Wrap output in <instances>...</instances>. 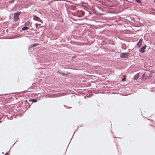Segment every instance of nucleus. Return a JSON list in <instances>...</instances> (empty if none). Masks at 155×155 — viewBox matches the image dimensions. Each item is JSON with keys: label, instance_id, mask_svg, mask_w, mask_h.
Masks as SVG:
<instances>
[{"label": "nucleus", "instance_id": "1", "mask_svg": "<svg viewBox=\"0 0 155 155\" xmlns=\"http://www.w3.org/2000/svg\"><path fill=\"white\" fill-rule=\"evenodd\" d=\"M30 56L35 57L34 63L36 64L39 62H45L46 61V51L47 49H28Z\"/></svg>", "mask_w": 155, "mask_h": 155}, {"label": "nucleus", "instance_id": "2", "mask_svg": "<svg viewBox=\"0 0 155 155\" xmlns=\"http://www.w3.org/2000/svg\"><path fill=\"white\" fill-rule=\"evenodd\" d=\"M76 14L78 17H81L84 15L85 12L82 10H78L76 11Z\"/></svg>", "mask_w": 155, "mask_h": 155}, {"label": "nucleus", "instance_id": "3", "mask_svg": "<svg viewBox=\"0 0 155 155\" xmlns=\"http://www.w3.org/2000/svg\"><path fill=\"white\" fill-rule=\"evenodd\" d=\"M114 50V49H102L101 54L102 55L106 54L107 53L113 51Z\"/></svg>", "mask_w": 155, "mask_h": 155}, {"label": "nucleus", "instance_id": "4", "mask_svg": "<svg viewBox=\"0 0 155 155\" xmlns=\"http://www.w3.org/2000/svg\"><path fill=\"white\" fill-rule=\"evenodd\" d=\"M130 54L128 52H123L120 54V56L121 58H125L129 57Z\"/></svg>", "mask_w": 155, "mask_h": 155}, {"label": "nucleus", "instance_id": "5", "mask_svg": "<svg viewBox=\"0 0 155 155\" xmlns=\"http://www.w3.org/2000/svg\"><path fill=\"white\" fill-rule=\"evenodd\" d=\"M21 14L20 12H18L15 13L14 14V20L15 21H17L19 18V16Z\"/></svg>", "mask_w": 155, "mask_h": 155}, {"label": "nucleus", "instance_id": "6", "mask_svg": "<svg viewBox=\"0 0 155 155\" xmlns=\"http://www.w3.org/2000/svg\"><path fill=\"white\" fill-rule=\"evenodd\" d=\"M148 78H149L148 77V76H147L145 73H144L141 77V80L143 81L148 79Z\"/></svg>", "mask_w": 155, "mask_h": 155}, {"label": "nucleus", "instance_id": "7", "mask_svg": "<svg viewBox=\"0 0 155 155\" xmlns=\"http://www.w3.org/2000/svg\"><path fill=\"white\" fill-rule=\"evenodd\" d=\"M38 100H39V99L37 97V98L30 99H29L28 101L30 102H31V104L33 103L37 102Z\"/></svg>", "mask_w": 155, "mask_h": 155}, {"label": "nucleus", "instance_id": "8", "mask_svg": "<svg viewBox=\"0 0 155 155\" xmlns=\"http://www.w3.org/2000/svg\"><path fill=\"white\" fill-rule=\"evenodd\" d=\"M33 19L35 20L40 22L41 23L43 22L41 20L39 17L36 15H35L33 17Z\"/></svg>", "mask_w": 155, "mask_h": 155}, {"label": "nucleus", "instance_id": "9", "mask_svg": "<svg viewBox=\"0 0 155 155\" xmlns=\"http://www.w3.org/2000/svg\"><path fill=\"white\" fill-rule=\"evenodd\" d=\"M143 39L140 38L137 44V45L139 48H140L141 46L142 43L143 41Z\"/></svg>", "mask_w": 155, "mask_h": 155}, {"label": "nucleus", "instance_id": "10", "mask_svg": "<svg viewBox=\"0 0 155 155\" xmlns=\"http://www.w3.org/2000/svg\"><path fill=\"white\" fill-rule=\"evenodd\" d=\"M25 102H24V104L27 107V109L25 110H26L28 109L30 107V105H29V103L26 100H25Z\"/></svg>", "mask_w": 155, "mask_h": 155}, {"label": "nucleus", "instance_id": "11", "mask_svg": "<svg viewBox=\"0 0 155 155\" xmlns=\"http://www.w3.org/2000/svg\"><path fill=\"white\" fill-rule=\"evenodd\" d=\"M139 76V74L138 73L134 76L133 77V79L134 80H137Z\"/></svg>", "mask_w": 155, "mask_h": 155}, {"label": "nucleus", "instance_id": "12", "mask_svg": "<svg viewBox=\"0 0 155 155\" xmlns=\"http://www.w3.org/2000/svg\"><path fill=\"white\" fill-rule=\"evenodd\" d=\"M70 74V73L68 72H67L66 73H63L62 72L61 75L62 76H67Z\"/></svg>", "mask_w": 155, "mask_h": 155}, {"label": "nucleus", "instance_id": "13", "mask_svg": "<svg viewBox=\"0 0 155 155\" xmlns=\"http://www.w3.org/2000/svg\"><path fill=\"white\" fill-rule=\"evenodd\" d=\"M81 127V125H80V126H79L78 127H77V130H75L74 132V134H73V136H72V138H71V140H70V142H69V144H70V142H71V140H72V138L73 137V136H74V134H75V132L77 131V130L78 129V127ZM69 144H68V147H67V148H68V146H69ZM67 149H66V151H65V153H66V151H67Z\"/></svg>", "mask_w": 155, "mask_h": 155}, {"label": "nucleus", "instance_id": "14", "mask_svg": "<svg viewBox=\"0 0 155 155\" xmlns=\"http://www.w3.org/2000/svg\"><path fill=\"white\" fill-rule=\"evenodd\" d=\"M39 45V44L38 43H35L32 44H31L30 45L29 48H32L35 46H36Z\"/></svg>", "mask_w": 155, "mask_h": 155}, {"label": "nucleus", "instance_id": "15", "mask_svg": "<svg viewBox=\"0 0 155 155\" xmlns=\"http://www.w3.org/2000/svg\"><path fill=\"white\" fill-rule=\"evenodd\" d=\"M31 96L32 97H36L38 96V94H35L34 93H32L31 94Z\"/></svg>", "mask_w": 155, "mask_h": 155}, {"label": "nucleus", "instance_id": "16", "mask_svg": "<svg viewBox=\"0 0 155 155\" xmlns=\"http://www.w3.org/2000/svg\"><path fill=\"white\" fill-rule=\"evenodd\" d=\"M145 49H139V51L141 53H143L145 52Z\"/></svg>", "mask_w": 155, "mask_h": 155}, {"label": "nucleus", "instance_id": "17", "mask_svg": "<svg viewBox=\"0 0 155 155\" xmlns=\"http://www.w3.org/2000/svg\"><path fill=\"white\" fill-rule=\"evenodd\" d=\"M24 25L25 26H29L30 25V23L29 21H28L25 23Z\"/></svg>", "mask_w": 155, "mask_h": 155}, {"label": "nucleus", "instance_id": "18", "mask_svg": "<svg viewBox=\"0 0 155 155\" xmlns=\"http://www.w3.org/2000/svg\"><path fill=\"white\" fill-rule=\"evenodd\" d=\"M62 72L60 70H57V73L60 75H61V74Z\"/></svg>", "mask_w": 155, "mask_h": 155}, {"label": "nucleus", "instance_id": "19", "mask_svg": "<svg viewBox=\"0 0 155 155\" xmlns=\"http://www.w3.org/2000/svg\"><path fill=\"white\" fill-rule=\"evenodd\" d=\"M29 29V28L27 26H24L22 28V30H25L28 29Z\"/></svg>", "mask_w": 155, "mask_h": 155}, {"label": "nucleus", "instance_id": "20", "mask_svg": "<svg viewBox=\"0 0 155 155\" xmlns=\"http://www.w3.org/2000/svg\"><path fill=\"white\" fill-rule=\"evenodd\" d=\"M152 76V73H150L149 74V76L148 77L149 78L148 79H150Z\"/></svg>", "mask_w": 155, "mask_h": 155}, {"label": "nucleus", "instance_id": "21", "mask_svg": "<svg viewBox=\"0 0 155 155\" xmlns=\"http://www.w3.org/2000/svg\"><path fill=\"white\" fill-rule=\"evenodd\" d=\"M21 107H22L24 109L26 110L27 109V107H26V106H25V104L22 105V106Z\"/></svg>", "mask_w": 155, "mask_h": 155}, {"label": "nucleus", "instance_id": "22", "mask_svg": "<svg viewBox=\"0 0 155 155\" xmlns=\"http://www.w3.org/2000/svg\"><path fill=\"white\" fill-rule=\"evenodd\" d=\"M62 67L65 69L68 68L67 67V66L66 65H62Z\"/></svg>", "mask_w": 155, "mask_h": 155}, {"label": "nucleus", "instance_id": "23", "mask_svg": "<svg viewBox=\"0 0 155 155\" xmlns=\"http://www.w3.org/2000/svg\"><path fill=\"white\" fill-rule=\"evenodd\" d=\"M25 102V101L23 102V101H21L20 103V104H21V106H22V105H23V104H24V102Z\"/></svg>", "mask_w": 155, "mask_h": 155}, {"label": "nucleus", "instance_id": "24", "mask_svg": "<svg viewBox=\"0 0 155 155\" xmlns=\"http://www.w3.org/2000/svg\"><path fill=\"white\" fill-rule=\"evenodd\" d=\"M14 93V92L9 93L7 94H2V95H2L6 96V95H7L8 94H12Z\"/></svg>", "mask_w": 155, "mask_h": 155}, {"label": "nucleus", "instance_id": "25", "mask_svg": "<svg viewBox=\"0 0 155 155\" xmlns=\"http://www.w3.org/2000/svg\"><path fill=\"white\" fill-rule=\"evenodd\" d=\"M4 115L3 114H1L0 115V120H1L2 118L3 117Z\"/></svg>", "mask_w": 155, "mask_h": 155}, {"label": "nucleus", "instance_id": "26", "mask_svg": "<svg viewBox=\"0 0 155 155\" xmlns=\"http://www.w3.org/2000/svg\"><path fill=\"white\" fill-rule=\"evenodd\" d=\"M76 57V56H72L71 57V59H74Z\"/></svg>", "mask_w": 155, "mask_h": 155}, {"label": "nucleus", "instance_id": "27", "mask_svg": "<svg viewBox=\"0 0 155 155\" xmlns=\"http://www.w3.org/2000/svg\"><path fill=\"white\" fill-rule=\"evenodd\" d=\"M101 44L102 45H105L106 44V43L104 41H103V42L101 43Z\"/></svg>", "mask_w": 155, "mask_h": 155}, {"label": "nucleus", "instance_id": "28", "mask_svg": "<svg viewBox=\"0 0 155 155\" xmlns=\"http://www.w3.org/2000/svg\"><path fill=\"white\" fill-rule=\"evenodd\" d=\"M122 81L123 82H124L125 81H126V79H125V78H122Z\"/></svg>", "mask_w": 155, "mask_h": 155}, {"label": "nucleus", "instance_id": "29", "mask_svg": "<svg viewBox=\"0 0 155 155\" xmlns=\"http://www.w3.org/2000/svg\"><path fill=\"white\" fill-rule=\"evenodd\" d=\"M146 45L143 46L142 48H146Z\"/></svg>", "mask_w": 155, "mask_h": 155}, {"label": "nucleus", "instance_id": "30", "mask_svg": "<svg viewBox=\"0 0 155 155\" xmlns=\"http://www.w3.org/2000/svg\"><path fill=\"white\" fill-rule=\"evenodd\" d=\"M138 3H140V0H135Z\"/></svg>", "mask_w": 155, "mask_h": 155}, {"label": "nucleus", "instance_id": "31", "mask_svg": "<svg viewBox=\"0 0 155 155\" xmlns=\"http://www.w3.org/2000/svg\"><path fill=\"white\" fill-rule=\"evenodd\" d=\"M16 142H17V141H16V142H15L14 143V144H13L12 145V147H11L10 149H11L12 147H13L14 146V144L16 143Z\"/></svg>", "mask_w": 155, "mask_h": 155}, {"label": "nucleus", "instance_id": "32", "mask_svg": "<svg viewBox=\"0 0 155 155\" xmlns=\"http://www.w3.org/2000/svg\"><path fill=\"white\" fill-rule=\"evenodd\" d=\"M4 155H9V154H8L7 153H6L5 154H4Z\"/></svg>", "mask_w": 155, "mask_h": 155}, {"label": "nucleus", "instance_id": "33", "mask_svg": "<svg viewBox=\"0 0 155 155\" xmlns=\"http://www.w3.org/2000/svg\"><path fill=\"white\" fill-rule=\"evenodd\" d=\"M38 25V24H35V26L37 28V25Z\"/></svg>", "mask_w": 155, "mask_h": 155}, {"label": "nucleus", "instance_id": "34", "mask_svg": "<svg viewBox=\"0 0 155 155\" xmlns=\"http://www.w3.org/2000/svg\"><path fill=\"white\" fill-rule=\"evenodd\" d=\"M96 51H93V50H92V51H91V52H93V53H94Z\"/></svg>", "mask_w": 155, "mask_h": 155}, {"label": "nucleus", "instance_id": "35", "mask_svg": "<svg viewBox=\"0 0 155 155\" xmlns=\"http://www.w3.org/2000/svg\"><path fill=\"white\" fill-rule=\"evenodd\" d=\"M23 91L24 92H27V91Z\"/></svg>", "mask_w": 155, "mask_h": 155}, {"label": "nucleus", "instance_id": "36", "mask_svg": "<svg viewBox=\"0 0 155 155\" xmlns=\"http://www.w3.org/2000/svg\"><path fill=\"white\" fill-rule=\"evenodd\" d=\"M84 98L85 99H86V97L85 96H84Z\"/></svg>", "mask_w": 155, "mask_h": 155}, {"label": "nucleus", "instance_id": "37", "mask_svg": "<svg viewBox=\"0 0 155 155\" xmlns=\"http://www.w3.org/2000/svg\"><path fill=\"white\" fill-rule=\"evenodd\" d=\"M117 138H119V139H121V137H117Z\"/></svg>", "mask_w": 155, "mask_h": 155}, {"label": "nucleus", "instance_id": "38", "mask_svg": "<svg viewBox=\"0 0 155 155\" xmlns=\"http://www.w3.org/2000/svg\"><path fill=\"white\" fill-rule=\"evenodd\" d=\"M2 122V121L0 120V123H1Z\"/></svg>", "mask_w": 155, "mask_h": 155}, {"label": "nucleus", "instance_id": "39", "mask_svg": "<svg viewBox=\"0 0 155 155\" xmlns=\"http://www.w3.org/2000/svg\"><path fill=\"white\" fill-rule=\"evenodd\" d=\"M114 93H115V92H113L112 93V94H114Z\"/></svg>", "mask_w": 155, "mask_h": 155}, {"label": "nucleus", "instance_id": "40", "mask_svg": "<svg viewBox=\"0 0 155 155\" xmlns=\"http://www.w3.org/2000/svg\"><path fill=\"white\" fill-rule=\"evenodd\" d=\"M114 138H117V137H114Z\"/></svg>", "mask_w": 155, "mask_h": 155}, {"label": "nucleus", "instance_id": "41", "mask_svg": "<svg viewBox=\"0 0 155 155\" xmlns=\"http://www.w3.org/2000/svg\"><path fill=\"white\" fill-rule=\"evenodd\" d=\"M111 133L112 134H113V132H112L111 130Z\"/></svg>", "mask_w": 155, "mask_h": 155}, {"label": "nucleus", "instance_id": "42", "mask_svg": "<svg viewBox=\"0 0 155 155\" xmlns=\"http://www.w3.org/2000/svg\"><path fill=\"white\" fill-rule=\"evenodd\" d=\"M82 81L83 82H85V81L84 80L83 81Z\"/></svg>", "mask_w": 155, "mask_h": 155}, {"label": "nucleus", "instance_id": "43", "mask_svg": "<svg viewBox=\"0 0 155 155\" xmlns=\"http://www.w3.org/2000/svg\"><path fill=\"white\" fill-rule=\"evenodd\" d=\"M20 109H18V110H17V111H18V110H20Z\"/></svg>", "mask_w": 155, "mask_h": 155}, {"label": "nucleus", "instance_id": "44", "mask_svg": "<svg viewBox=\"0 0 155 155\" xmlns=\"http://www.w3.org/2000/svg\"><path fill=\"white\" fill-rule=\"evenodd\" d=\"M130 49H128V50H129V51H130Z\"/></svg>", "mask_w": 155, "mask_h": 155}, {"label": "nucleus", "instance_id": "45", "mask_svg": "<svg viewBox=\"0 0 155 155\" xmlns=\"http://www.w3.org/2000/svg\"><path fill=\"white\" fill-rule=\"evenodd\" d=\"M64 107H65L66 106V105H64Z\"/></svg>", "mask_w": 155, "mask_h": 155}, {"label": "nucleus", "instance_id": "46", "mask_svg": "<svg viewBox=\"0 0 155 155\" xmlns=\"http://www.w3.org/2000/svg\"><path fill=\"white\" fill-rule=\"evenodd\" d=\"M149 117H151V116H150Z\"/></svg>", "mask_w": 155, "mask_h": 155}, {"label": "nucleus", "instance_id": "47", "mask_svg": "<svg viewBox=\"0 0 155 155\" xmlns=\"http://www.w3.org/2000/svg\"><path fill=\"white\" fill-rule=\"evenodd\" d=\"M115 50H117V51H118L117 50V49H115Z\"/></svg>", "mask_w": 155, "mask_h": 155}, {"label": "nucleus", "instance_id": "48", "mask_svg": "<svg viewBox=\"0 0 155 155\" xmlns=\"http://www.w3.org/2000/svg\"><path fill=\"white\" fill-rule=\"evenodd\" d=\"M147 120H150V119H147Z\"/></svg>", "mask_w": 155, "mask_h": 155}, {"label": "nucleus", "instance_id": "49", "mask_svg": "<svg viewBox=\"0 0 155 155\" xmlns=\"http://www.w3.org/2000/svg\"><path fill=\"white\" fill-rule=\"evenodd\" d=\"M154 51H155V49H154Z\"/></svg>", "mask_w": 155, "mask_h": 155}, {"label": "nucleus", "instance_id": "50", "mask_svg": "<svg viewBox=\"0 0 155 155\" xmlns=\"http://www.w3.org/2000/svg\"><path fill=\"white\" fill-rule=\"evenodd\" d=\"M152 121H154L153 120H151Z\"/></svg>", "mask_w": 155, "mask_h": 155}, {"label": "nucleus", "instance_id": "51", "mask_svg": "<svg viewBox=\"0 0 155 155\" xmlns=\"http://www.w3.org/2000/svg\"><path fill=\"white\" fill-rule=\"evenodd\" d=\"M2 153L3 154L4 153V152H2Z\"/></svg>", "mask_w": 155, "mask_h": 155}, {"label": "nucleus", "instance_id": "52", "mask_svg": "<svg viewBox=\"0 0 155 155\" xmlns=\"http://www.w3.org/2000/svg\"><path fill=\"white\" fill-rule=\"evenodd\" d=\"M71 108V107H70L69 108Z\"/></svg>", "mask_w": 155, "mask_h": 155}]
</instances>
